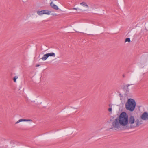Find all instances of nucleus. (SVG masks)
<instances>
[{
    "instance_id": "1",
    "label": "nucleus",
    "mask_w": 148,
    "mask_h": 148,
    "mask_svg": "<svg viewBox=\"0 0 148 148\" xmlns=\"http://www.w3.org/2000/svg\"><path fill=\"white\" fill-rule=\"evenodd\" d=\"M128 115L125 112H122L119 117V119L116 118L112 123V127L110 128L112 129L113 127L118 129L120 125L126 126L128 125Z\"/></svg>"
},
{
    "instance_id": "2",
    "label": "nucleus",
    "mask_w": 148,
    "mask_h": 148,
    "mask_svg": "<svg viewBox=\"0 0 148 148\" xmlns=\"http://www.w3.org/2000/svg\"><path fill=\"white\" fill-rule=\"evenodd\" d=\"M136 105V103L135 100L132 99H129L125 103V108L127 110L132 112L134 110Z\"/></svg>"
},
{
    "instance_id": "3",
    "label": "nucleus",
    "mask_w": 148,
    "mask_h": 148,
    "mask_svg": "<svg viewBox=\"0 0 148 148\" xmlns=\"http://www.w3.org/2000/svg\"><path fill=\"white\" fill-rule=\"evenodd\" d=\"M135 121L134 117L133 116L130 115L129 117L128 116V125L130 124V128H132L134 127V126L132 125L135 123Z\"/></svg>"
},
{
    "instance_id": "4",
    "label": "nucleus",
    "mask_w": 148,
    "mask_h": 148,
    "mask_svg": "<svg viewBox=\"0 0 148 148\" xmlns=\"http://www.w3.org/2000/svg\"><path fill=\"white\" fill-rule=\"evenodd\" d=\"M141 118L144 120H148V113L147 112H144L141 116Z\"/></svg>"
},
{
    "instance_id": "5",
    "label": "nucleus",
    "mask_w": 148,
    "mask_h": 148,
    "mask_svg": "<svg viewBox=\"0 0 148 148\" xmlns=\"http://www.w3.org/2000/svg\"><path fill=\"white\" fill-rule=\"evenodd\" d=\"M29 121L32 122V120H31V119H20L18 121H17L15 123V124H17L18 123H19L20 122H22V121Z\"/></svg>"
},
{
    "instance_id": "6",
    "label": "nucleus",
    "mask_w": 148,
    "mask_h": 148,
    "mask_svg": "<svg viewBox=\"0 0 148 148\" xmlns=\"http://www.w3.org/2000/svg\"><path fill=\"white\" fill-rule=\"evenodd\" d=\"M50 5L52 8L56 10H57L59 9V8L57 6L53 4L52 2H51L50 3Z\"/></svg>"
},
{
    "instance_id": "7",
    "label": "nucleus",
    "mask_w": 148,
    "mask_h": 148,
    "mask_svg": "<svg viewBox=\"0 0 148 148\" xmlns=\"http://www.w3.org/2000/svg\"><path fill=\"white\" fill-rule=\"evenodd\" d=\"M48 57V56L47 55V54H44L43 56L41 58V59L43 60H46Z\"/></svg>"
},
{
    "instance_id": "8",
    "label": "nucleus",
    "mask_w": 148,
    "mask_h": 148,
    "mask_svg": "<svg viewBox=\"0 0 148 148\" xmlns=\"http://www.w3.org/2000/svg\"><path fill=\"white\" fill-rule=\"evenodd\" d=\"M135 122L136 124V125L135 126H134V127L138 126L141 124V123H140V122L138 119H137L136 121H135Z\"/></svg>"
},
{
    "instance_id": "9",
    "label": "nucleus",
    "mask_w": 148,
    "mask_h": 148,
    "mask_svg": "<svg viewBox=\"0 0 148 148\" xmlns=\"http://www.w3.org/2000/svg\"><path fill=\"white\" fill-rule=\"evenodd\" d=\"M48 57L49 56H55V54L54 53H47Z\"/></svg>"
},
{
    "instance_id": "10",
    "label": "nucleus",
    "mask_w": 148,
    "mask_h": 148,
    "mask_svg": "<svg viewBox=\"0 0 148 148\" xmlns=\"http://www.w3.org/2000/svg\"><path fill=\"white\" fill-rule=\"evenodd\" d=\"M44 14H47L48 15L50 14L51 12L49 11L48 10H43Z\"/></svg>"
},
{
    "instance_id": "11",
    "label": "nucleus",
    "mask_w": 148,
    "mask_h": 148,
    "mask_svg": "<svg viewBox=\"0 0 148 148\" xmlns=\"http://www.w3.org/2000/svg\"><path fill=\"white\" fill-rule=\"evenodd\" d=\"M37 13L39 15H41L44 14V11L41 10V11H37Z\"/></svg>"
},
{
    "instance_id": "12",
    "label": "nucleus",
    "mask_w": 148,
    "mask_h": 148,
    "mask_svg": "<svg viewBox=\"0 0 148 148\" xmlns=\"http://www.w3.org/2000/svg\"><path fill=\"white\" fill-rule=\"evenodd\" d=\"M130 85V84H127L125 85H124L123 86V90L125 91L126 89L127 88V87H128Z\"/></svg>"
},
{
    "instance_id": "13",
    "label": "nucleus",
    "mask_w": 148,
    "mask_h": 148,
    "mask_svg": "<svg viewBox=\"0 0 148 148\" xmlns=\"http://www.w3.org/2000/svg\"><path fill=\"white\" fill-rule=\"evenodd\" d=\"M80 4L83 6H86L87 7H88V6L85 2H82L80 3Z\"/></svg>"
},
{
    "instance_id": "14",
    "label": "nucleus",
    "mask_w": 148,
    "mask_h": 148,
    "mask_svg": "<svg viewBox=\"0 0 148 148\" xmlns=\"http://www.w3.org/2000/svg\"><path fill=\"white\" fill-rule=\"evenodd\" d=\"M125 42H130V38H126L125 39Z\"/></svg>"
},
{
    "instance_id": "15",
    "label": "nucleus",
    "mask_w": 148,
    "mask_h": 148,
    "mask_svg": "<svg viewBox=\"0 0 148 148\" xmlns=\"http://www.w3.org/2000/svg\"><path fill=\"white\" fill-rule=\"evenodd\" d=\"M18 78V77L16 76L13 78V80L14 82H16V79Z\"/></svg>"
},
{
    "instance_id": "16",
    "label": "nucleus",
    "mask_w": 148,
    "mask_h": 148,
    "mask_svg": "<svg viewBox=\"0 0 148 148\" xmlns=\"http://www.w3.org/2000/svg\"><path fill=\"white\" fill-rule=\"evenodd\" d=\"M129 90L130 89H129L128 87H127V88L124 91H125L126 93H128L129 92Z\"/></svg>"
},
{
    "instance_id": "17",
    "label": "nucleus",
    "mask_w": 148,
    "mask_h": 148,
    "mask_svg": "<svg viewBox=\"0 0 148 148\" xmlns=\"http://www.w3.org/2000/svg\"><path fill=\"white\" fill-rule=\"evenodd\" d=\"M108 111L109 112H111L112 111V108H108Z\"/></svg>"
},
{
    "instance_id": "18",
    "label": "nucleus",
    "mask_w": 148,
    "mask_h": 148,
    "mask_svg": "<svg viewBox=\"0 0 148 148\" xmlns=\"http://www.w3.org/2000/svg\"><path fill=\"white\" fill-rule=\"evenodd\" d=\"M52 14L53 16H57V14Z\"/></svg>"
},
{
    "instance_id": "19",
    "label": "nucleus",
    "mask_w": 148,
    "mask_h": 148,
    "mask_svg": "<svg viewBox=\"0 0 148 148\" xmlns=\"http://www.w3.org/2000/svg\"><path fill=\"white\" fill-rule=\"evenodd\" d=\"M77 8H72V9L73 10H77Z\"/></svg>"
},
{
    "instance_id": "20",
    "label": "nucleus",
    "mask_w": 148,
    "mask_h": 148,
    "mask_svg": "<svg viewBox=\"0 0 148 148\" xmlns=\"http://www.w3.org/2000/svg\"><path fill=\"white\" fill-rule=\"evenodd\" d=\"M40 66V65L39 64H37L36 65V67H38Z\"/></svg>"
},
{
    "instance_id": "21",
    "label": "nucleus",
    "mask_w": 148,
    "mask_h": 148,
    "mask_svg": "<svg viewBox=\"0 0 148 148\" xmlns=\"http://www.w3.org/2000/svg\"><path fill=\"white\" fill-rule=\"evenodd\" d=\"M109 106L110 107H112V105H110L109 104Z\"/></svg>"
}]
</instances>
